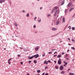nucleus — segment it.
<instances>
[{
    "label": "nucleus",
    "instance_id": "1",
    "mask_svg": "<svg viewBox=\"0 0 75 75\" xmlns=\"http://www.w3.org/2000/svg\"><path fill=\"white\" fill-rule=\"evenodd\" d=\"M62 61H61V59L59 58V60L58 61V64L59 65H61Z\"/></svg>",
    "mask_w": 75,
    "mask_h": 75
},
{
    "label": "nucleus",
    "instance_id": "2",
    "mask_svg": "<svg viewBox=\"0 0 75 75\" xmlns=\"http://www.w3.org/2000/svg\"><path fill=\"white\" fill-rule=\"evenodd\" d=\"M34 57H35V58H38V57H39V55L38 54H37L36 55H35L33 56Z\"/></svg>",
    "mask_w": 75,
    "mask_h": 75
},
{
    "label": "nucleus",
    "instance_id": "3",
    "mask_svg": "<svg viewBox=\"0 0 75 75\" xmlns=\"http://www.w3.org/2000/svg\"><path fill=\"white\" fill-rule=\"evenodd\" d=\"M39 49V46H37L35 48V50L36 51H38Z\"/></svg>",
    "mask_w": 75,
    "mask_h": 75
},
{
    "label": "nucleus",
    "instance_id": "4",
    "mask_svg": "<svg viewBox=\"0 0 75 75\" xmlns=\"http://www.w3.org/2000/svg\"><path fill=\"white\" fill-rule=\"evenodd\" d=\"M64 69V67L61 66L60 68V70H62V69Z\"/></svg>",
    "mask_w": 75,
    "mask_h": 75
},
{
    "label": "nucleus",
    "instance_id": "5",
    "mask_svg": "<svg viewBox=\"0 0 75 75\" xmlns=\"http://www.w3.org/2000/svg\"><path fill=\"white\" fill-rule=\"evenodd\" d=\"M72 4L71 2L69 3L68 4V7H69L71 5H72Z\"/></svg>",
    "mask_w": 75,
    "mask_h": 75
},
{
    "label": "nucleus",
    "instance_id": "6",
    "mask_svg": "<svg viewBox=\"0 0 75 75\" xmlns=\"http://www.w3.org/2000/svg\"><path fill=\"white\" fill-rule=\"evenodd\" d=\"M5 0H0V3H2L3 2H4Z\"/></svg>",
    "mask_w": 75,
    "mask_h": 75
},
{
    "label": "nucleus",
    "instance_id": "7",
    "mask_svg": "<svg viewBox=\"0 0 75 75\" xmlns=\"http://www.w3.org/2000/svg\"><path fill=\"white\" fill-rule=\"evenodd\" d=\"M57 30V29L56 28H52V30H53V31H55L56 30Z\"/></svg>",
    "mask_w": 75,
    "mask_h": 75
},
{
    "label": "nucleus",
    "instance_id": "8",
    "mask_svg": "<svg viewBox=\"0 0 75 75\" xmlns=\"http://www.w3.org/2000/svg\"><path fill=\"white\" fill-rule=\"evenodd\" d=\"M44 64H48V62H47L46 61H45L44 62Z\"/></svg>",
    "mask_w": 75,
    "mask_h": 75
},
{
    "label": "nucleus",
    "instance_id": "9",
    "mask_svg": "<svg viewBox=\"0 0 75 75\" xmlns=\"http://www.w3.org/2000/svg\"><path fill=\"white\" fill-rule=\"evenodd\" d=\"M59 21H57L56 23V25H58V24H59Z\"/></svg>",
    "mask_w": 75,
    "mask_h": 75
},
{
    "label": "nucleus",
    "instance_id": "10",
    "mask_svg": "<svg viewBox=\"0 0 75 75\" xmlns=\"http://www.w3.org/2000/svg\"><path fill=\"white\" fill-rule=\"evenodd\" d=\"M62 20L63 22V23H65V18L64 17H63V18Z\"/></svg>",
    "mask_w": 75,
    "mask_h": 75
},
{
    "label": "nucleus",
    "instance_id": "11",
    "mask_svg": "<svg viewBox=\"0 0 75 75\" xmlns=\"http://www.w3.org/2000/svg\"><path fill=\"white\" fill-rule=\"evenodd\" d=\"M60 57H61V55H59L58 57H57L58 58H60Z\"/></svg>",
    "mask_w": 75,
    "mask_h": 75
},
{
    "label": "nucleus",
    "instance_id": "12",
    "mask_svg": "<svg viewBox=\"0 0 75 75\" xmlns=\"http://www.w3.org/2000/svg\"><path fill=\"white\" fill-rule=\"evenodd\" d=\"M34 57V56H32L30 57H29L28 58V59H32V58H33Z\"/></svg>",
    "mask_w": 75,
    "mask_h": 75
},
{
    "label": "nucleus",
    "instance_id": "13",
    "mask_svg": "<svg viewBox=\"0 0 75 75\" xmlns=\"http://www.w3.org/2000/svg\"><path fill=\"white\" fill-rule=\"evenodd\" d=\"M56 13H57V14H58L59 13V11L58 10H57L55 12Z\"/></svg>",
    "mask_w": 75,
    "mask_h": 75
},
{
    "label": "nucleus",
    "instance_id": "14",
    "mask_svg": "<svg viewBox=\"0 0 75 75\" xmlns=\"http://www.w3.org/2000/svg\"><path fill=\"white\" fill-rule=\"evenodd\" d=\"M74 8H71V9H70L69 10V11L70 12L72 10H74Z\"/></svg>",
    "mask_w": 75,
    "mask_h": 75
},
{
    "label": "nucleus",
    "instance_id": "15",
    "mask_svg": "<svg viewBox=\"0 0 75 75\" xmlns=\"http://www.w3.org/2000/svg\"><path fill=\"white\" fill-rule=\"evenodd\" d=\"M74 8H71V9H70L69 10V11L70 12L72 10H74Z\"/></svg>",
    "mask_w": 75,
    "mask_h": 75
},
{
    "label": "nucleus",
    "instance_id": "16",
    "mask_svg": "<svg viewBox=\"0 0 75 75\" xmlns=\"http://www.w3.org/2000/svg\"><path fill=\"white\" fill-rule=\"evenodd\" d=\"M74 8H71V9H70L69 10V11L70 12L72 10H74Z\"/></svg>",
    "mask_w": 75,
    "mask_h": 75
},
{
    "label": "nucleus",
    "instance_id": "17",
    "mask_svg": "<svg viewBox=\"0 0 75 75\" xmlns=\"http://www.w3.org/2000/svg\"><path fill=\"white\" fill-rule=\"evenodd\" d=\"M65 2V1H63V2H62V3L61 4L62 5H63L64 4V2Z\"/></svg>",
    "mask_w": 75,
    "mask_h": 75
},
{
    "label": "nucleus",
    "instance_id": "18",
    "mask_svg": "<svg viewBox=\"0 0 75 75\" xmlns=\"http://www.w3.org/2000/svg\"><path fill=\"white\" fill-rule=\"evenodd\" d=\"M69 74H70V75H74V74L73 73H71V72H70L69 73Z\"/></svg>",
    "mask_w": 75,
    "mask_h": 75
},
{
    "label": "nucleus",
    "instance_id": "19",
    "mask_svg": "<svg viewBox=\"0 0 75 75\" xmlns=\"http://www.w3.org/2000/svg\"><path fill=\"white\" fill-rule=\"evenodd\" d=\"M58 7H55L54 8V10H57V9H58Z\"/></svg>",
    "mask_w": 75,
    "mask_h": 75
},
{
    "label": "nucleus",
    "instance_id": "20",
    "mask_svg": "<svg viewBox=\"0 0 75 75\" xmlns=\"http://www.w3.org/2000/svg\"><path fill=\"white\" fill-rule=\"evenodd\" d=\"M64 73H65V72H64V71H63L61 72L62 74H64Z\"/></svg>",
    "mask_w": 75,
    "mask_h": 75
},
{
    "label": "nucleus",
    "instance_id": "21",
    "mask_svg": "<svg viewBox=\"0 0 75 75\" xmlns=\"http://www.w3.org/2000/svg\"><path fill=\"white\" fill-rule=\"evenodd\" d=\"M14 24L15 25H16V26H17L18 25H17V23H14Z\"/></svg>",
    "mask_w": 75,
    "mask_h": 75
},
{
    "label": "nucleus",
    "instance_id": "22",
    "mask_svg": "<svg viewBox=\"0 0 75 75\" xmlns=\"http://www.w3.org/2000/svg\"><path fill=\"white\" fill-rule=\"evenodd\" d=\"M29 13H28L27 15H26V17H29Z\"/></svg>",
    "mask_w": 75,
    "mask_h": 75
},
{
    "label": "nucleus",
    "instance_id": "23",
    "mask_svg": "<svg viewBox=\"0 0 75 75\" xmlns=\"http://www.w3.org/2000/svg\"><path fill=\"white\" fill-rule=\"evenodd\" d=\"M11 59H12V58H10L9 60H8V61L10 62V61L11 60Z\"/></svg>",
    "mask_w": 75,
    "mask_h": 75
},
{
    "label": "nucleus",
    "instance_id": "24",
    "mask_svg": "<svg viewBox=\"0 0 75 75\" xmlns=\"http://www.w3.org/2000/svg\"><path fill=\"white\" fill-rule=\"evenodd\" d=\"M33 62H34L35 64H36V63H37V61H34Z\"/></svg>",
    "mask_w": 75,
    "mask_h": 75
},
{
    "label": "nucleus",
    "instance_id": "25",
    "mask_svg": "<svg viewBox=\"0 0 75 75\" xmlns=\"http://www.w3.org/2000/svg\"><path fill=\"white\" fill-rule=\"evenodd\" d=\"M50 62V63H52V62H51V61H50V60H48L47 61V62Z\"/></svg>",
    "mask_w": 75,
    "mask_h": 75
},
{
    "label": "nucleus",
    "instance_id": "26",
    "mask_svg": "<svg viewBox=\"0 0 75 75\" xmlns=\"http://www.w3.org/2000/svg\"><path fill=\"white\" fill-rule=\"evenodd\" d=\"M72 30H75V28L74 27H72Z\"/></svg>",
    "mask_w": 75,
    "mask_h": 75
},
{
    "label": "nucleus",
    "instance_id": "27",
    "mask_svg": "<svg viewBox=\"0 0 75 75\" xmlns=\"http://www.w3.org/2000/svg\"><path fill=\"white\" fill-rule=\"evenodd\" d=\"M37 72H38V73L40 72V70H37Z\"/></svg>",
    "mask_w": 75,
    "mask_h": 75
},
{
    "label": "nucleus",
    "instance_id": "28",
    "mask_svg": "<svg viewBox=\"0 0 75 75\" xmlns=\"http://www.w3.org/2000/svg\"><path fill=\"white\" fill-rule=\"evenodd\" d=\"M68 28H69V30H71V26H69L68 27Z\"/></svg>",
    "mask_w": 75,
    "mask_h": 75
},
{
    "label": "nucleus",
    "instance_id": "29",
    "mask_svg": "<svg viewBox=\"0 0 75 75\" xmlns=\"http://www.w3.org/2000/svg\"><path fill=\"white\" fill-rule=\"evenodd\" d=\"M48 68V66H46L45 67V69H47V68Z\"/></svg>",
    "mask_w": 75,
    "mask_h": 75
},
{
    "label": "nucleus",
    "instance_id": "30",
    "mask_svg": "<svg viewBox=\"0 0 75 75\" xmlns=\"http://www.w3.org/2000/svg\"><path fill=\"white\" fill-rule=\"evenodd\" d=\"M57 14V13H56V12L55 13V14H54V16H56V15Z\"/></svg>",
    "mask_w": 75,
    "mask_h": 75
},
{
    "label": "nucleus",
    "instance_id": "31",
    "mask_svg": "<svg viewBox=\"0 0 75 75\" xmlns=\"http://www.w3.org/2000/svg\"><path fill=\"white\" fill-rule=\"evenodd\" d=\"M8 64H9V65H10V64H11V62H9V61H8Z\"/></svg>",
    "mask_w": 75,
    "mask_h": 75
},
{
    "label": "nucleus",
    "instance_id": "32",
    "mask_svg": "<svg viewBox=\"0 0 75 75\" xmlns=\"http://www.w3.org/2000/svg\"><path fill=\"white\" fill-rule=\"evenodd\" d=\"M54 9H53L52 10V13L53 12H54Z\"/></svg>",
    "mask_w": 75,
    "mask_h": 75
},
{
    "label": "nucleus",
    "instance_id": "33",
    "mask_svg": "<svg viewBox=\"0 0 75 75\" xmlns=\"http://www.w3.org/2000/svg\"><path fill=\"white\" fill-rule=\"evenodd\" d=\"M71 49H73V50H75V48H74V47H71Z\"/></svg>",
    "mask_w": 75,
    "mask_h": 75
},
{
    "label": "nucleus",
    "instance_id": "34",
    "mask_svg": "<svg viewBox=\"0 0 75 75\" xmlns=\"http://www.w3.org/2000/svg\"><path fill=\"white\" fill-rule=\"evenodd\" d=\"M45 54H44L42 55V57H45Z\"/></svg>",
    "mask_w": 75,
    "mask_h": 75
},
{
    "label": "nucleus",
    "instance_id": "35",
    "mask_svg": "<svg viewBox=\"0 0 75 75\" xmlns=\"http://www.w3.org/2000/svg\"><path fill=\"white\" fill-rule=\"evenodd\" d=\"M57 52H55L54 53V54H57Z\"/></svg>",
    "mask_w": 75,
    "mask_h": 75
},
{
    "label": "nucleus",
    "instance_id": "36",
    "mask_svg": "<svg viewBox=\"0 0 75 75\" xmlns=\"http://www.w3.org/2000/svg\"><path fill=\"white\" fill-rule=\"evenodd\" d=\"M31 61H28V63H31Z\"/></svg>",
    "mask_w": 75,
    "mask_h": 75
},
{
    "label": "nucleus",
    "instance_id": "37",
    "mask_svg": "<svg viewBox=\"0 0 75 75\" xmlns=\"http://www.w3.org/2000/svg\"><path fill=\"white\" fill-rule=\"evenodd\" d=\"M56 68H57V69H58V67L57 66H55Z\"/></svg>",
    "mask_w": 75,
    "mask_h": 75
},
{
    "label": "nucleus",
    "instance_id": "38",
    "mask_svg": "<svg viewBox=\"0 0 75 75\" xmlns=\"http://www.w3.org/2000/svg\"><path fill=\"white\" fill-rule=\"evenodd\" d=\"M64 54H65V53L64 52H62V55H64Z\"/></svg>",
    "mask_w": 75,
    "mask_h": 75
},
{
    "label": "nucleus",
    "instance_id": "39",
    "mask_svg": "<svg viewBox=\"0 0 75 75\" xmlns=\"http://www.w3.org/2000/svg\"><path fill=\"white\" fill-rule=\"evenodd\" d=\"M41 19H40V20H38V21H39V22H41Z\"/></svg>",
    "mask_w": 75,
    "mask_h": 75
},
{
    "label": "nucleus",
    "instance_id": "40",
    "mask_svg": "<svg viewBox=\"0 0 75 75\" xmlns=\"http://www.w3.org/2000/svg\"><path fill=\"white\" fill-rule=\"evenodd\" d=\"M54 62H55V64L57 63V61H54Z\"/></svg>",
    "mask_w": 75,
    "mask_h": 75
},
{
    "label": "nucleus",
    "instance_id": "41",
    "mask_svg": "<svg viewBox=\"0 0 75 75\" xmlns=\"http://www.w3.org/2000/svg\"><path fill=\"white\" fill-rule=\"evenodd\" d=\"M51 53H52V52H49V54H51Z\"/></svg>",
    "mask_w": 75,
    "mask_h": 75
},
{
    "label": "nucleus",
    "instance_id": "42",
    "mask_svg": "<svg viewBox=\"0 0 75 75\" xmlns=\"http://www.w3.org/2000/svg\"><path fill=\"white\" fill-rule=\"evenodd\" d=\"M45 75H49V74H48V73H46Z\"/></svg>",
    "mask_w": 75,
    "mask_h": 75
},
{
    "label": "nucleus",
    "instance_id": "43",
    "mask_svg": "<svg viewBox=\"0 0 75 75\" xmlns=\"http://www.w3.org/2000/svg\"><path fill=\"white\" fill-rule=\"evenodd\" d=\"M33 27L34 28H35V27H36V26H35V25H34L33 26Z\"/></svg>",
    "mask_w": 75,
    "mask_h": 75
},
{
    "label": "nucleus",
    "instance_id": "44",
    "mask_svg": "<svg viewBox=\"0 0 75 75\" xmlns=\"http://www.w3.org/2000/svg\"><path fill=\"white\" fill-rule=\"evenodd\" d=\"M23 13H25V11H23Z\"/></svg>",
    "mask_w": 75,
    "mask_h": 75
},
{
    "label": "nucleus",
    "instance_id": "45",
    "mask_svg": "<svg viewBox=\"0 0 75 75\" xmlns=\"http://www.w3.org/2000/svg\"><path fill=\"white\" fill-rule=\"evenodd\" d=\"M18 57H20V54L18 55Z\"/></svg>",
    "mask_w": 75,
    "mask_h": 75
},
{
    "label": "nucleus",
    "instance_id": "46",
    "mask_svg": "<svg viewBox=\"0 0 75 75\" xmlns=\"http://www.w3.org/2000/svg\"><path fill=\"white\" fill-rule=\"evenodd\" d=\"M57 56V55H54V57H56Z\"/></svg>",
    "mask_w": 75,
    "mask_h": 75
},
{
    "label": "nucleus",
    "instance_id": "47",
    "mask_svg": "<svg viewBox=\"0 0 75 75\" xmlns=\"http://www.w3.org/2000/svg\"><path fill=\"white\" fill-rule=\"evenodd\" d=\"M71 40L72 41H75V40H74L73 39H72Z\"/></svg>",
    "mask_w": 75,
    "mask_h": 75
},
{
    "label": "nucleus",
    "instance_id": "48",
    "mask_svg": "<svg viewBox=\"0 0 75 75\" xmlns=\"http://www.w3.org/2000/svg\"><path fill=\"white\" fill-rule=\"evenodd\" d=\"M21 65H23V62H21Z\"/></svg>",
    "mask_w": 75,
    "mask_h": 75
},
{
    "label": "nucleus",
    "instance_id": "49",
    "mask_svg": "<svg viewBox=\"0 0 75 75\" xmlns=\"http://www.w3.org/2000/svg\"><path fill=\"white\" fill-rule=\"evenodd\" d=\"M50 16H51V15L49 14L48 15V17H50Z\"/></svg>",
    "mask_w": 75,
    "mask_h": 75
},
{
    "label": "nucleus",
    "instance_id": "50",
    "mask_svg": "<svg viewBox=\"0 0 75 75\" xmlns=\"http://www.w3.org/2000/svg\"><path fill=\"white\" fill-rule=\"evenodd\" d=\"M36 18H37V17H35L34 18V19L35 20H35V19H36Z\"/></svg>",
    "mask_w": 75,
    "mask_h": 75
},
{
    "label": "nucleus",
    "instance_id": "51",
    "mask_svg": "<svg viewBox=\"0 0 75 75\" xmlns=\"http://www.w3.org/2000/svg\"><path fill=\"white\" fill-rule=\"evenodd\" d=\"M44 74H45V73H43L42 74V75H44Z\"/></svg>",
    "mask_w": 75,
    "mask_h": 75
},
{
    "label": "nucleus",
    "instance_id": "52",
    "mask_svg": "<svg viewBox=\"0 0 75 75\" xmlns=\"http://www.w3.org/2000/svg\"><path fill=\"white\" fill-rule=\"evenodd\" d=\"M67 64H68V63H67V62L65 63V65H66Z\"/></svg>",
    "mask_w": 75,
    "mask_h": 75
},
{
    "label": "nucleus",
    "instance_id": "53",
    "mask_svg": "<svg viewBox=\"0 0 75 75\" xmlns=\"http://www.w3.org/2000/svg\"><path fill=\"white\" fill-rule=\"evenodd\" d=\"M54 50H55V49H52V51H54Z\"/></svg>",
    "mask_w": 75,
    "mask_h": 75
},
{
    "label": "nucleus",
    "instance_id": "54",
    "mask_svg": "<svg viewBox=\"0 0 75 75\" xmlns=\"http://www.w3.org/2000/svg\"><path fill=\"white\" fill-rule=\"evenodd\" d=\"M42 8L41 7L40 8V10H41V9H42Z\"/></svg>",
    "mask_w": 75,
    "mask_h": 75
},
{
    "label": "nucleus",
    "instance_id": "55",
    "mask_svg": "<svg viewBox=\"0 0 75 75\" xmlns=\"http://www.w3.org/2000/svg\"><path fill=\"white\" fill-rule=\"evenodd\" d=\"M68 40H69V41H70V39L68 38Z\"/></svg>",
    "mask_w": 75,
    "mask_h": 75
},
{
    "label": "nucleus",
    "instance_id": "56",
    "mask_svg": "<svg viewBox=\"0 0 75 75\" xmlns=\"http://www.w3.org/2000/svg\"><path fill=\"white\" fill-rule=\"evenodd\" d=\"M67 60H68L69 59V58H67Z\"/></svg>",
    "mask_w": 75,
    "mask_h": 75
},
{
    "label": "nucleus",
    "instance_id": "57",
    "mask_svg": "<svg viewBox=\"0 0 75 75\" xmlns=\"http://www.w3.org/2000/svg\"><path fill=\"white\" fill-rule=\"evenodd\" d=\"M24 51L25 52L26 51V50H24Z\"/></svg>",
    "mask_w": 75,
    "mask_h": 75
},
{
    "label": "nucleus",
    "instance_id": "58",
    "mask_svg": "<svg viewBox=\"0 0 75 75\" xmlns=\"http://www.w3.org/2000/svg\"><path fill=\"white\" fill-rule=\"evenodd\" d=\"M67 51H68V52H69V50H67Z\"/></svg>",
    "mask_w": 75,
    "mask_h": 75
},
{
    "label": "nucleus",
    "instance_id": "59",
    "mask_svg": "<svg viewBox=\"0 0 75 75\" xmlns=\"http://www.w3.org/2000/svg\"><path fill=\"white\" fill-rule=\"evenodd\" d=\"M20 49H23V48L22 47H20Z\"/></svg>",
    "mask_w": 75,
    "mask_h": 75
},
{
    "label": "nucleus",
    "instance_id": "60",
    "mask_svg": "<svg viewBox=\"0 0 75 75\" xmlns=\"http://www.w3.org/2000/svg\"><path fill=\"white\" fill-rule=\"evenodd\" d=\"M68 45H71L70 44H68Z\"/></svg>",
    "mask_w": 75,
    "mask_h": 75
},
{
    "label": "nucleus",
    "instance_id": "61",
    "mask_svg": "<svg viewBox=\"0 0 75 75\" xmlns=\"http://www.w3.org/2000/svg\"><path fill=\"white\" fill-rule=\"evenodd\" d=\"M66 57H68V55L67 54H66Z\"/></svg>",
    "mask_w": 75,
    "mask_h": 75
},
{
    "label": "nucleus",
    "instance_id": "62",
    "mask_svg": "<svg viewBox=\"0 0 75 75\" xmlns=\"http://www.w3.org/2000/svg\"><path fill=\"white\" fill-rule=\"evenodd\" d=\"M65 65H66L65 64H64V66H65Z\"/></svg>",
    "mask_w": 75,
    "mask_h": 75
},
{
    "label": "nucleus",
    "instance_id": "63",
    "mask_svg": "<svg viewBox=\"0 0 75 75\" xmlns=\"http://www.w3.org/2000/svg\"><path fill=\"white\" fill-rule=\"evenodd\" d=\"M69 70H70V69H69L68 70V71H69Z\"/></svg>",
    "mask_w": 75,
    "mask_h": 75
},
{
    "label": "nucleus",
    "instance_id": "64",
    "mask_svg": "<svg viewBox=\"0 0 75 75\" xmlns=\"http://www.w3.org/2000/svg\"><path fill=\"white\" fill-rule=\"evenodd\" d=\"M74 16H75V15H74L73 16V17H74Z\"/></svg>",
    "mask_w": 75,
    "mask_h": 75
}]
</instances>
